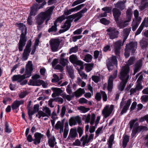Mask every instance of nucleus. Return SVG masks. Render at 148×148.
<instances>
[{
    "label": "nucleus",
    "instance_id": "obj_1",
    "mask_svg": "<svg viewBox=\"0 0 148 148\" xmlns=\"http://www.w3.org/2000/svg\"><path fill=\"white\" fill-rule=\"evenodd\" d=\"M135 60L134 57H131L128 61L127 65L123 66L122 68L119 78L122 81L118 87L119 90L121 91L123 90L124 89L129 77V76L128 75L130 70L129 66L133 64Z\"/></svg>",
    "mask_w": 148,
    "mask_h": 148
},
{
    "label": "nucleus",
    "instance_id": "obj_2",
    "mask_svg": "<svg viewBox=\"0 0 148 148\" xmlns=\"http://www.w3.org/2000/svg\"><path fill=\"white\" fill-rule=\"evenodd\" d=\"M36 2L38 3H34L31 7L30 15L28 16L27 20V23L29 25L33 24V22L32 16H35L37 11L42 8L47 3L45 0H36Z\"/></svg>",
    "mask_w": 148,
    "mask_h": 148
},
{
    "label": "nucleus",
    "instance_id": "obj_3",
    "mask_svg": "<svg viewBox=\"0 0 148 148\" xmlns=\"http://www.w3.org/2000/svg\"><path fill=\"white\" fill-rule=\"evenodd\" d=\"M33 70L32 62L30 61H29L26 66L25 73L23 75H14L12 77V81H17L18 82H20L25 78H29L31 76Z\"/></svg>",
    "mask_w": 148,
    "mask_h": 148
},
{
    "label": "nucleus",
    "instance_id": "obj_4",
    "mask_svg": "<svg viewBox=\"0 0 148 148\" xmlns=\"http://www.w3.org/2000/svg\"><path fill=\"white\" fill-rule=\"evenodd\" d=\"M16 25L21 31L20 39L18 43V49L20 51H22L23 47L25 46L27 41V38L25 35L27 34V27L23 23H17Z\"/></svg>",
    "mask_w": 148,
    "mask_h": 148
},
{
    "label": "nucleus",
    "instance_id": "obj_5",
    "mask_svg": "<svg viewBox=\"0 0 148 148\" xmlns=\"http://www.w3.org/2000/svg\"><path fill=\"white\" fill-rule=\"evenodd\" d=\"M54 8V6H52L46 11L41 12L37 16L36 19L38 20V21L40 22H44L45 19L50 18Z\"/></svg>",
    "mask_w": 148,
    "mask_h": 148
},
{
    "label": "nucleus",
    "instance_id": "obj_6",
    "mask_svg": "<svg viewBox=\"0 0 148 148\" xmlns=\"http://www.w3.org/2000/svg\"><path fill=\"white\" fill-rule=\"evenodd\" d=\"M137 42L135 41L131 42L126 45L124 53V55L126 58H128L129 56L130 51H131L132 53L134 52L137 48Z\"/></svg>",
    "mask_w": 148,
    "mask_h": 148
},
{
    "label": "nucleus",
    "instance_id": "obj_7",
    "mask_svg": "<svg viewBox=\"0 0 148 148\" xmlns=\"http://www.w3.org/2000/svg\"><path fill=\"white\" fill-rule=\"evenodd\" d=\"M87 10V9L86 8H84L79 12L70 15L69 17L70 19H74V22H76L84 16L83 14L86 12Z\"/></svg>",
    "mask_w": 148,
    "mask_h": 148
},
{
    "label": "nucleus",
    "instance_id": "obj_8",
    "mask_svg": "<svg viewBox=\"0 0 148 148\" xmlns=\"http://www.w3.org/2000/svg\"><path fill=\"white\" fill-rule=\"evenodd\" d=\"M40 77V76L38 75H35L33 76L32 77V79H30L29 80L28 84L29 85L34 86H39L42 84L44 83V82L42 80L38 79Z\"/></svg>",
    "mask_w": 148,
    "mask_h": 148
},
{
    "label": "nucleus",
    "instance_id": "obj_9",
    "mask_svg": "<svg viewBox=\"0 0 148 148\" xmlns=\"http://www.w3.org/2000/svg\"><path fill=\"white\" fill-rule=\"evenodd\" d=\"M51 49L53 52H56L58 50L60 45V40L58 38L52 39L49 41Z\"/></svg>",
    "mask_w": 148,
    "mask_h": 148
},
{
    "label": "nucleus",
    "instance_id": "obj_10",
    "mask_svg": "<svg viewBox=\"0 0 148 148\" xmlns=\"http://www.w3.org/2000/svg\"><path fill=\"white\" fill-rule=\"evenodd\" d=\"M31 45V41L29 40L28 41L25 48L24 50L22 58V60H23L25 61L27 60L28 56L29 55V53L31 52L30 47Z\"/></svg>",
    "mask_w": 148,
    "mask_h": 148
},
{
    "label": "nucleus",
    "instance_id": "obj_11",
    "mask_svg": "<svg viewBox=\"0 0 148 148\" xmlns=\"http://www.w3.org/2000/svg\"><path fill=\"white\" fill-rule=\"evenodd\" d=\"M38 118L40 119L41 117L47 116L49 117L51 115V111L49 108L47 107L44 108L42 111L39 110L38 112Z\"/></svg>",
    "mask_w": 148,
    "mask_h": 148
},
{
    "label": "nucleus",
    "instance_id": "obj_12",
    "mask_svg": "<svg viewBox=\"0 0 148 148\" xmlns=\"http://www.w3.org/2000/svg\"><path fill=\"white\" fill-rule=\"evenodd\" d=\"M94 136V134H90L88 137L87 134L82 136L80 139V141L82 142L83 146H84L86 144L91 141L93 139Z\"/></svg>",
    "mask_w": 148,
    "mask_h": 148
},
{
    "label": "nucleus",
    "instance_id": "obj_13",
    "mask_svg": "<svg viewBox=\"0 0 148 148\" xmlns=\"http://www.w3.org/2000/svg\"><path fill=\"white\" fill-rule=\"evenodd\" d=\"M85 4H82L69 10H65L64 13V14L65 15L67 16L71 14L73 12L77 11L78 10H80L83 7H84L85 6Z\"/></svg>",
    "mask_w": 148,
    "mask_h": 148
},
{
    "label": "nucleus",
    "instance_id": "obj_14",
    "mask_svg": "<svg viewBox=\"0 0 148 148\" xmlns=\"http://www.w3.org/2000/svg\"><path fill=\"white\" fill-rule=\"evenodd\" d=\"M69 60L72 63L76 65L82 66L83 64V62L78 60L77 56L73 54L71 55L69 57Z\"/></svg>",
    "mask_w": 148,
    "mask_h": 148
},
{
    "label": "nucleus",
    "instance_id": "obj_15",
    "mask_svg": "<svg viewBox=\"0 0 148 148\" xmlns=\"http://www.w3.org/2000/svg\"><path fill=\"white\" fill-rule=\"evenodd\" d=\"M77 135L76 129L72 128L70 130L68 139L71 140H73L75 139Z\"/></svg>",
    "mask_w": 148,
    "mask_h": 148
},
{
    "label": "nucleus",
    "instance_id": "obj_16",
    "mask_svg": "<svg viewBox=\"0 0 148 148\" xmlns=\"http://www.w3.org/2000/svg\"><path fill=\"white\" fill-rule=\"evenodd\" d=\"M141 19V18L133 19L131 25L133 31H134L136 30L140 23Z\"/></svg>",
    "mask_w": 148,
    "mask_h": 148
},
{
    "label": "nucleus",
    "instance_id": "obj_17",
    "mask_svg": "<svg viewBox=\"0 0 148 148\" xmlns=\"http://www.w3.org/2000/svg\"><path fill=\"white\" fill-rule=\"evenodd\" d=\"M81 123L80 118L79 116H76L71 118L69 120V125L72 126L75 125L77 123L80 124Z\"/></svg>",
    "mask_w": 148,
    "mask_h": 148
},
{
    "label": "nucleus",
    "instance_id": "obj_18",
    "mask_svg": "<svg viewBox=\"0 0 148 148\" xmlns=\"http://www.w3.org/2000/svg\"><path fill=\"white\" fill-rule=\"evenodd\" d=\"M43 136V135L41 133L36 132L34 135V143L35 145L39 144L40 143L41 139Z\"/></svg>",
    "mask_w": 148,
    "mask_h": 148
},
{
    "label": "nucleus",
    "instance_id": "obj_19",
    "mask_svg": "<svg viewBox=\"0 0 148 148\" xmlns=\"http://www.w3.org/2000/svg\"><path fill=\"white\" fill-rule=\"evenodd\" d=\"M122 44V41L121 40H119L114 43V51L116 55L119 54Z\"/></svg>",
    "mask_w": 148,
    "mask_h": 148
},
{
    "label": "nucleus",
    "instance_id": "obj_20",
    "mask_svg": "<svg viewBox=\"0 0 148 148\" xmlns=\"http://www.w3.org/2000/svg\"><path fill=\"white\" fill-rule=\"evenodd\" d=\"M126 0L119 1L118 2L114 4L115 7L122 10L125 9V3L126 2Z\"/></svg>",
    "mask_w": 148,
    "mask_h": 148
},
{
    "label": "nucleus",
    "instance_id": "obj_21",
    "mask_svg": "<svg viewBox=\"0 0 148 148\" xmlns=\"http://www.w3.org/2000/svg\"><path fill=\"white\" fill-rule=\"evenodd\" d=\"M111 113V106L109 107V106L107 105L104 108L102 111V113L105 118L108 116Z\"/></svg>",
    "mask_w": 148,
    "mask_h": 148
},
{
    "label": "nucleus",
    "instance_id": "obj_22",
    "mask_svg": "<svg viewBox=\"0 0 148 148\" xmlns=\"http://www.w3.org/2000/svg\"><path fill=\"white\" fill-rule=\"evenodd\" d=\"M24 101L23 100L18 101L16 100L15 101L12 105V108L13 110L17 109L18 108L19 106L23 103Z\"/></svg>",
    "mask_w": 148,
    "mask_h": 148
},
{
    "label": "nucleus",
    "instance_id": "obj_23",
    "mask_svg": "<svg viewBox=\"0 0 148 148\" xmlns=\"http://www.w3.org/2000/svg\"><path fill=\"white\" fill-rule=\"evenodd\" d=\"M49 145L51 147H53L57 144L56 139L54 136H51V137L48 139Z\"/></svg>",
    "mask_w": 148,
    "mask_h": 148
},
{
    "label": "nucleus",
    "instance_id": "obj_24",
    "mask_svg": "<svg viewBox=\"0 0 148 148\" xmlns=\"http://www.w3.org/2000/svg\"><path fill=\"white\" fill-rule=\"evenodd\" d=\"M113 15L116 21L117 22L118 21L119 18L120 16L121 12L116 8H114L113 10Z\"/></svg>",
    "mask_w": 148,
    "mask_h": 148
},
{
    "label": "nucleus",
    "instance_id": "obj_25",
    "mask_svg": "<svg viewBox=\"0 0 148 148\" xmlns=\"http://www.w3.org/2000/svg\"><path fill=\"white\" fill-rule=\"evenodd\" d=\"M131 103V100L130 99L128 100L126 102L125 105L124 106L121 112V114H123L126 112L130 105Z\"/></svg>",
    "mask_w": 148,
    "mask_h": 148
},
{
    "label": "nucleus",
    "instance_id": "obj_26",
    "mask_svg": "<svg viewBox=\"0 0 148 148\" xmlns=\"http://www.w3.org/2000/svg\"><path fill=\"white\" fill-rule=\"evenodd\" d=\"M142 65V62L141 60L138 61L135 64L134 69V74L138 72L140 70Z\"/></svg>",
    "mask_w": 148,
    "mask_h": 148
},
{
    "label": "nucleus",
    "instance_id": "obj_27",
    "mask_svg": "<svg viewBox=\"0 0 148 148\" xmlns=\"http://www.w3.org/2000/svg\"><path fill=\"white\" fill-rule=\"evenodd\" d=\"M85 92V91L84 89L80 88L75 92L74 94L76 97H79L81 96Z\"/></svg>",
    "mask_w": 148,
    "mask_h": 148
},
{
    "label": "nucleus",
    "instance_id": "obj_28",
    "mask_svg": "<svg viewBox=\"0 0 148 148\" xmlns=\"http://www.w3.org/2000/svg\"><path fill=\"white\" fill-rule=\"evenodd\" d=\"M102 10L105 12L100 14L99 16L101 17H105L107 16V13L111 12V9L110 7H105L103 8Z\"/></svg>",
    "mask_w": 148,
    "mask_h": 148
},
{
    "label": "nucleus",
    "instance_id": "obj_29",
    "mask_svg": "<svg viewBox=\"0 0 148 148\" xmlns=\"http://www.w3.org/2000/svg\"><path fill=\"white\" fill-rule=\"evenodd\" d=\"M71 25V21L69 20H66L62 27V28L64 29V32H65L68 30L70 27Z\"/></svg>",
    "mask_w": 148,
    "mask_h": 148
},
{
    "label": "nucleus",
    "instance_id": "obj_30",
    "mask_svg": "<svg viewBox=\"0 0 148 148\" xmlns=\"http://www.w3.org/2000/svg\"><path fill=\"white\" fill-rule=\"evenodd\" d=\"M128 20L127 19L126 20L123 21H121L118 24V26L119 27L121 28H123L125 27L128 26V23L130 21H128Z\"/></svg>",
    "mask_w": 148,
    "mask_h": 148
},
{
    "label": "nucleus",
    "instance_id": "obj_31",
    "mask_svg": "<svg viewBox=\"0 0 148 148\" xmlns=\"http://www.w3.org/2000/svg\"><path fill=\"white\" fill-rule=\"evenodd\" d=\"M64 128V123L60 121H58L55 125V128L57 130L61 129L62 130V129Z\"/></svg>",
    "mask_w": 148,
    "mask_h": 148
},
{
    "label": "nucleus",
    "instance_id": "obj_32",
    "mask_svg": "<svg viewBox=\"0 0 148 148\" xmlns=\"http://www.w3.org/2000/svg\"><path fill=\"white\" fill-rule=\"evenodd\" d=\"M119 31L114 28H112V39L117 38L118 37Z\"/></svg>",
    "mask_w": 148,
    "mask_h": 148
},
{
    "label": "nucleus",
    "instance_id": "obj_33",
    "mask_svg": "<svg viewBox=\"0 0 148 148\" xmlns=\"http://www.w3.org/2000/svg\"><path fill=\"white\" fill-rule=\"evenodd\" d=\"M53 90L54 92V94H52V96L54 97V95L55 96H58L62 92V91L60 88H53Z\"/></svg>",
    "mask_w": 148,
    "mask_h": 148
},
{
    "label": "nucleus",
    "instance_id": "obj_34",
    "mask_svg": "<svg viewBox=\"0 0 148 148\" xmlns=\"http://www.w3.org/2000/svg\"><path fill=\"white\" fill-rule=\"evenodd\" d=\"M132 14V10L131 9H127L126 11V16L127 19L128 20V21H131Z\"/></svg>",
    "mask_w": 148,
    "mask_h": 148
},
{
    "label": "nucleus",
    "instance_id": "obj_35",
    "mask_svg": "<svg viewBox=\"0 0 148 148\" xmlns=\"http://www.w3.org/2000/svg\"><path fill=\"white\" fill-rule=\"evenodd\" d=\"M129 138L127 135H125L123 138V146L124 148H125L127 143L129 141Z\"/></svg>",
    "mask_w": 148,
    "mask_h": 148
},
{
    "label": "nucleus",
    "instance_id": "obj_36",
    "mask_svg": "<svg viewBox=\"0 0 148 148\" xmlns=\"http://www.w3.org/2000/svg\"><path fill=\"white\" fill-rule=\"evenodd\" d=\"M92 58V55L87 54L85 56L83 60L87 62H89L91 61Z\"/></svg>",
    "mask_w": 148,
    "mask_h": 148
},
{
    "label": "nucleus",
    "instance_id": "obj_37",
    "mask_svg": "<svg viewBox=\"0 0 148 148\" xmlns=\"http://www.w3.org/2000/svg\"><path fill=\"white\" fill-rule=\"evenodd\" d=\"M138 125H139L138 123H136L135 124L134 127L133 129L132 133V135L133 137L135 136L137 132H138L136 128V127L138 126Z\"/></svg>",
    "mask_w": 148,
    "mask_h": 148
},
{
    "label": "nucleus",
    "instance_id": "obj_38",
    "mask_svg": "<svg viewBox=\"0 0 148 148\" xmlns=\"http://www.w3.org/2000/svg\"><path fill=\"white\" fill-rule=\"evenodd\" d=\"M60 64H62L63 66H64L66 65L69 62L67 59H65L63 58H61L60 59Z\"/></svg>",
    "mask_w": 148,
    "mask_h": 148
},
{
    "label": "nucleus",
    "instance_id": "obj_39",
    "mask_svg": "<svg viewBox=\"0 0 148 148\" xmlns=\"http://www.w3.org/2000/svg\"><path fill=\"white\" fill-rule=\"evenodd\" d=\"M136 128L138 132H139L140 131H147L148 130L147 127L145 126H139L138 125L136 127Z\"/></svg>",
    "mask_w": 148,
    "mask_h": 148
},
{
    "label": "nucleus",
    "instance_id": "obj_40",
    "mask_svg": "<svg viewBox=\"0 0 148 148\" xmlns=\"http://www.w3.org/2000/svg\"><path fill=\"white\" fill-rule=\"evenodd\" d=\"M90 114H88L87 115H84L83 116V119L84 120L85 123H90Z\"/></svg>",
    "mask_w": 148,
    "mask_h": 148
},
{
    "label": "nucleus",
    "instance_id": "obj_41",
    "mask_svg": "<svg viewBox=\"0 0 148 148\" xmlns=\"http://www.w3.org/2000/svg\"><path fill=\"white\" fill-rule=\"evenodd\" d=\"M106 64L107 68L108 71L110 72L111 71V58H108L106 60Z\"/></svg>",
    "mask_w": 148,
    "mask_h": 148
},
{
    "label": "nucleus",
    "instance_id": "obj_42",
    "mask_svg": "<svg viewBox=\"0 0 148 148\" xmlns=\"http://www.w3.org/2000/svg\"><path fill=\"white\" fill-rule=\"evenodd\" d=\"M93 66V64H88L85 66V69L87 72H88L92 70Z\"/></svg>",
    "mask_w": 148,
    "mask_h": 148
},
{
    "label": "nucleus",
    "instance_id": "obj_43",
    "mask_svg": "<svg viewBox=\"0 0 148 148\" xmlns=\"http://www.w3.org/2000/svg\"><path fill=\"white\" fill-rule=\"evenodd\" d=\"M78 109L84 113H86L90 110V108H86L84 106H80L78 108Z\"/></svg>",
    "mask_w": 148,
    "mask_h": 148
},
{
    "label": "nucleus",
    "instance_id": "obj_44",
    "mask_svg": "<svg viewBox=\"0 0 148 148\" xmlns=\"http://www.w3.org/2000/svg\"><path fill=\"white\" fill-rule=\"evenodd\" d=\"M147 7H148V1L145 2L144 4H140L139 6V8L140 10H142Z\"/></svg>",
    "mask_w": 148,
    "mask_h": 148
},
{
    "label": "nucleus",
    "instance_id": "obj_45",
    "mask_svg": "<svg viewBox=\"0 0 148 148\" xmlns=\"http://www.w3.org/2000/svg\"><path fill=\"white\" fill-rule=\"evenodd\" d=\"M38 21V20L37 19H36V24L38 25L37 26V29L38 30H40L43 27V26L42 25V24L44 22L42 21L40 22Z\"/></svg>",
    "mask_w": 148,
    "mask_h": 148
},
{
    "label": "nucleus",
    "instance_id": "obj_46",
    "mask_svg": "<svg viewBox=\"0 0 148 148\" xmlns=\"http://www.w3.org/2000/svg\"><path fill=\"white\" fill-rule=\"evenodd\" d=\"M138 120V119L136 118L130 121V127L131 129L134 127L135 124L137 123L136 122Z\"/></svg>",
    "mask_w": 148,
    "mask_h": 148
},
{
    "label": "nucleus",
    "instance_id": "obj_47",
    "mask_svg": "<svg viewBox=\"0 0 148 148\" xmlns=\"http://www.w3.org/2000/svg\"><path fill=\"white\" fill-rule=\"evenodd\" d=\"M112 64L115 65L117 67V61L116 57L113 56L112 57Z\"/></svg>",
    "mask_w": 148,
    "mask_h": 148
},
{
    "label": "nucleus",
    "instance_id": "obj_48",
    "mask_svg": "<svg viewBox=\"0 0 148 148\" xmlns=\"http://www.w3.org/2000/svg\"><path fill=\"white\" fill-rule=\"evenodd\" d=\"M92 80L95 83H97L100 81V78L99 76L93 75L92 77Z\"/></svg>",
    "mask_w": 148,
    "mask_h": 148
},
{
    "label": "nucleus",
    "instance_id": "obj_49",
    "mask_svg": "<svg viewBox=\"0 0 148 148\" xmlns=\"http://www.w3.org/2000/svg\"><path fill=\"white\" fill-rule=\"evenodd\" d=\"M141 99L142 102L146 103L148 101V95H144L142 96Z\"/></svg>",
    "mask_w": 148,
    "mask_h": 148
},
{
    "label": "nucleus",
    "instance_id": "obj_50",
    "mask_svg": "<svg viewBox=\"0 0 148 148\" xmlns=\"http://www.w3.org/2000/svg\"><path fill=\"white\" fill-rule=\"evenodd\" d=\"M53 78L52 79L51 81L53 82H58L60 80L59 77L56 74H53Z\"/></svg>",
    "mask_w": 148,
    "mask_h": 148
},
{
    "label": "nucleus",
    "instance_id": "obj_51",
    "mask_svg": "<svg viewBox=\"0 0 148 148\" xmlns=\"http://www.w3.org/2000/svg\"><path fill=\"white\" fill-rule=\"evenodd\" d=\"M35 112L33 110L32 111L29 108L28 109V113L29 116V118L31 119L32 118V115H33Z\"/></svg>",
    "mask_w": 148,
    "mask_h": 148
},
{
    "label": "nucleus",
    "instance_id": "obj_52",
    "mask_svg": "<svg viewBox=\"0 0 148 148\" xmlns=\"http://www.w3.org/2000/svg\"><path fill=\"white\" fill-rule=\"evenodd\" d=\"M140 25L143 28L144 27H148V17L144 20Z\"/></svg>",
    "mask_w": 148,
    "mask_h": 148
},
{
    "label": "nucleus",
    "instance_id": "obj_53",
    "mask_svg": "<svg viewBox=\"0 0 148 148\" xmlns=\"http://www.w3.org/2000/svg\"><path fill=\"white\" fill-rule=\"evenodd\" d=\"M78 50V47L77 46H76L70 49L69 53L71 54L73 53H76L77 51Z\"/></svg>",
    "mask_w": 148,
    "mask_h": 148
},
{
    "label": "nucleus",
    "instance_id": "obj_54",
    "mask_svg": "<svg viewBox=\"0 0 148 148\" xmlns=\"http://www.w3.org/2000/svg\"><path fill=\"white\" fill-rule=\"evenodd\" d=\"M131 30V27H130L128 28H126L124 29L123 32L125 34V36L127 37L130 34Z\"/></svg>",
    "mask_w": 148,
    "mask_h": 148
},
{
    "label": "nucleus",
    "instance_id": "obj_55",
    "mask_svg": "<svg viewBox=\"0 0 148 148\" xmlns=\"http://www.w3.org/2000/svg\"><path fill=\"white\" fill-rule=\"evenodd\" d=\"M107 89L109 91H111V75L110 76L108 80Z\"/></svg>",
    "mask_w": 148,
    "mask_h": 148
},
{
    "label": "nucleus",
    "instance_id": "obj_56",
    "mask_svg": "<svg viewBox=\"0 0 148 148\" xmlns=\"http://www.w3.org/2000/svg\"><path fill=\"white\" fill-rule=\"evenodd\" d=\"M5 131L6 133L8 134L11 132V130L9 128L8 124L7 122L5 123Z\"/></svg>",
    "mask_w": 148,
    "mask_h": 148
},
{
    "label": "nucleus",
    "instance_id": "obj_57",
    "mask_svg": "<svg viewBox=\"0 0 148 148\" xmlns=\"http://www.w3.org/2000/svg\"><path fill=\"white\" fill-rule=\"evenodd\" d=\"M54 25L52 26L48 30V32H53L56 31L57 30L56 25V22L54 23Z\"/></svg>",
    "mask_w": 148,
    "mask_h": 148
},
{
    "label": "nucleus",
    "instance_id": "obj_58",
    "mask_svg": "<svg viewBox=\"0 0 148 148\" xmlns=\"http://www.w3.org/2000/svg\"><path fill=\"white\" fill-rule=\"evenodd\" d=\"M82 37V35L73 36L72 38V40L73 42H76L77 40L81 39Z\"/></svg>",
    "mask_w": 148,
    "mask_h": 148
},
{
    "label": "nucleus",
    "instance_id": "obj_59",
    "mask_svg": "<svg viewBox=\"0 0 148 148\" xmlns=\"http://www.w3.org/2000/svg\"><path fill=\"white\" fill-rule=\"evenodd\" d=\"M72 86L71 83H70L67 86V88H66V92L70 94H71L72 92V90L71 89V88Z\"/></svg>",
    "mask_w": 148,
    "mask_h": 148
},
{
    "label": "nucleus",
    "instance_id": "obj_60",
    "mask_svg": "<svg viewBox=\"0 0 148 148\" xmlns=\"http://www.w3.org/2000/svg\"><path fill=\"white\" fill-rule=\"evenodd\" d=\"M66 111V107L64 106L62 107L61 112L60 113V115L61 117H62L64 115Z\"/></svg>",
    "mask_w": 148,
    "mask_h": 148
},
{
    "label": "nucleus",
    "instance_id": "obj_61",
    "mask_svg": "<svg viewBox=\"0 0 148 148\" xmlns=\"http://www.w3.org/2000/svg\"><path fill=\"white\" fill-rule=\"evenodd\" d=\"M100 21L101 23L105 25H107L109 23V21L104 18H103L101 19Z\"/></svg>",
    "mask_w": 148,
    "mask_h": 148
},
{
    "label": "nucleus",
    "instance_id": "obj_62",
    "mask_svg": "<svg viewBox=\"0 0 148 148\" xmlns=\"http://www.w3.org/2000/svg\"><path fill=\"white\" fill-rule=\"evenodd\" d=\"M95 115L94 114H93L91 117V119H90V123L91 125H93L94 123H95Z\"/></svg>",
    "mask_w": 148,
    "mask_h": 148
},
{
    "label": "nucleus",
    "instance_id": "obj_63",
    "mask_svg": "<svg viewBox=\"0 0 148 148\" xmlns=\"http://www.w3.org/2000/svg\"><path fill=\"white\" fill-rule=\"evenodd\" d=\"M101 93L99 92L97 93L95 95V98L97 101H99L101 99Z\"/></svg>",
    "mask_w": 148,
    "mask_h": 148
},
{
    "label": "nucleus",
    "instance_id": "obj_64",
    "mask_svg": "<svg viewBox=\"0 0 148 148\" xmlns=\"http://www.w3.org/2000/svg\"><path fill=\"white\" fill-rule=\"evenodd\" d=\"M27 95V92L26 91H24L21 92L19 94V96L21 98H24Z\"/></svg>",
    "mask_w": 148,
    "mask_h": 148
}]
</instances>
